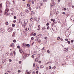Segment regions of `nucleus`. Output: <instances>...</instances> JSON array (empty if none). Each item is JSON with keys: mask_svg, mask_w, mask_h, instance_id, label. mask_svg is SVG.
Masks as SVG:
<instances>
[{"mask_svg": "<svg viewBox=\"0 0 74 74\" xmlns=\"http://www.w3.org/2000/svg\"><path fill=\"white\" fill-rule=\"evenodd\" d=\"M44 38L45 39V40H47L48 39V37H45Z\"/></svg>", "mask_w": 74, "mask_h": 74, "instance_id": "nucleus-22", "label": "nucleus"}, {"mask_svg": "<svg viewBox=\"0 0 74 74\" xmlns=\"http://www.w3.org/2000/svg\"><path fill=\"white\" fill-rule=\"evenodd\" d=\"M3 50V47H0V51H2Z\"/></svg>", "mask_w": 74, "mask_h": 74, "instance_id": "nucleus-14", "label": "nucleus"}, {"mask_svg": "<svg viewBox=\"0 0 74 74\" xmlns=\"http://www.w3.org/2000/svg\"><path fill=\"white\" fill-rule=\"evenodd\" d=\"M40 68H41L42 69H43L44 68V66L42 65H41Z\"/></svg>", "mask_w": 74, "mask_h": 74, "instance_id": "nucleus-17", "label": "nucleus"}, {"mask_svg": "<svg viewBox=\"0 0 74 74\" xmlns=\"http://www.w3.org/2000/svg\"><path fill=\"white\" fill-rule=\"evenodd\" d=\"M60 40H61V41H62L63 40V39H62V38H60Z\"/></svg>", "mask_w": 74, "mask_h": 74, "instance_id": "nucleus-62", "label": "nucleus"}, {"mask_svg": "<svg viewBox=\"0 0 74 74\" xmlns=\"http://www.w3.org/2000/svg\"><path fill=\"white\" fill-rule=\"evenodd\" d=\"M10 55L11 56H12V53H10Z\"/></svg>", "mask_w": 74, "mask_h": 74, "instance_id": "nucleus-52", "label": "nucleus"}, {"mask_svg": "<svg viewBox=\"0 0 74 74\" xmlns=\"http://www.w3.org/2000/svg\"><path fill=\"white\" fill-rule=\"evenodd\" d=\"M27 74H30V73H29V72H28L27 73Z\"/></svg>", "mask_w": 74, "mask_h": 74, "instance_id": "nucleus-59", "label": "nucleus"}, {"mask_svg": "<svg viewBox=\"0 0 74 74\" xmlns=\"http://www.w3.org/2000/svg\"><path fill=\"white\" fill-rule=\"evenodd\" d=\"M29 9L30 10V11H31V10H32V8L30 7H29Z\"/></svg>", "mask_w": 74, "mask_h": 74, "instance_id": "nucleus-26", "label": "nucleus"}, {"mask_svg": "<svg viewBox=\"0 0 74 74\" xmlns=\"http://www.w3.org/2000/svg\"><path fill=\"white\" fill-rule=\"evenodd\" d=\"M17 48H20V46H18L17 47Z\"/></svg>", "mask_w": 74, "mask_h": 74, "instance_id": "nucleus-45", "label": "nucleus"}, {"mask_svg": "<svg viewBox=\"0 0 74 74\" xmlns=\"http://www.w3.org/2000/svg\"><path fill=\"white\" fill-rule=\"evenodd\" d=\"M12 26L13 27H14L15 26V24H13L12 25Z\"/></svg>", "mask_w": 74, "mask_h": 74, "instance_id": "nucleus-47", "label": "nucleus"}, {"mask_svg": "<svg viewBox=\"0 0 74 74\" xmlns=\"http://www.w3.org/2000/svg\"><path fill=\"white\" fill-rule=\"evenodd\" d=\"M35 40L36 41H38V39H36Z\"/></svg>", "mask_w": 74, "mask_h": 74, "instance_id": "nucleus-40", "label": "nucleus"}, {"mask_svg": "<svg viewBox=\"0 0 74 74\" xmlns=\"http://www.w3.org/2000/svg\"><path fill=\"white\" fill-rule=\"evenodd\" d=\"M23 23H24V24H23V25H24V26H25V25H26V23H25V21H24Z\"/></svg>", "mask_w": 74, "mask_h": 74, "instance_id": "nucleus-28", "label": "nucleus"}, {"mask_svg": "<svg viewBox=\"0 0 74 74\" xmlns=\"http://www.w3.org/2000/svg\"><path fill=\"white\" fill-rule=\"evenodd\" d=\"M71 19L73 21H74V16H72V17L71 18Z\"/></svg>", "mask_w": 74, "mask_h": 74, "instance_id": "nucleus-8", "label": "nucleus"}, {"mask_svg": "<svg viewBox=\"0 0 74 74\" xmlns=\"http://www.w3.org/2000/svg\"><path fill=\"white\" fill-rule=\"evenodd\" d=\"M22 46L23 47V48H25V47H26V43H23L22 45Z\"/></svg>", "mask_w": 74, "mask_h": 74, "instance_id": "nucleus-3", "label": "nucleus"}, {"mask_svg": "<svg viewBox=\"0 0 74 74\" xmlns=\"http://www.w3.org/2000/svg\"><path fill=\"white\" fill-rule=\"evenodd\" d=\"M27 7H30V4H29L28 3V4H27Z\"/></svg>", "mask_w": 74, "mask_h": 74, "instance_id": "nucleus-25", "label": "nucleus"}, {"mask_svg": "<svg viewBox=\"0 0 74 74\" xmlns=\"http://www.w3.org/2000/svg\"><path fill=\"white\" fill-rule=\"evenodd\" d=\"M49 25V23H47V24H46V25H47V26H48V25Z\"/></svg>", "mask_w": 74, "mask_h": 74, "instance_id": "nucleus-34", "label": "nucleus"}, {"mask_svg": "<svg viewBox=\"0 0 74 74\" xmlns=\"http://www.w3.org/2000/svg\"><path fill=\"white\" fill-rule=\"evenodd\" d=\"M47 29H48V30H49V27L48 26V27H47Z\"/></svg>", "mask_w": 74, "mask_h": 74, "instance_id": "nucleus-38", "label": "nucleus"}, {"mask_svg": "<svg viewBox=\"0 0 74 74\" xmlns=\"http://www.w3.org/2000/svg\"><path fill=\"white\" fill-rule=\"evenodd\" d=\"M66 8H64V11H66Z\"/></svg>", "mask_w": 74, "mask_h": 74, "instance_id": "nucleus-42", "label": "nucleus"}, {"mask_svg": "<svg viewBox=\"0 0 74 74\" xmlns=\"http://www.w3.org/2000/svg\"><path fill=\"white\" fill-rule=\"evenodd\" d=\"M1 68H2V66L0 65V69H1Z\"/></svg>", "mask_w": 74, "mask_h": 74, "instance_id": "nucleus-58", "label": "nucleus"}, {"mask_svg": "<svg viewBox=\"0 0 74 74\" xmlns=\"http://www.w3.org/2000/svg\"><path fill=\"white\" fill-rule=\"evenodd\" d=\"M36 33H34V36H36Z\"/></svg>", "mask_w": 74, "mask_h": 74, "instance_id": "nucleus-44", "label": "nucleus"}, {"mask_svg": "<svg viewBox=\"0 0 74 74\" xmlns=\"http://www.w3.org/2000/svg\"><path fill=\"white\" fill-rule=\"evenodd\" d=\"M14 19H15L16 18V16H14Z\"/></svg>", "mask_w": 74, "mask_h": 74, "instance_id": "nucleus-29", "label": "nucleus"}, {"mask_svg": "<svg viewBox=\"0 0 74 74\" xmlns=\"http://www.w3.org/2000/svg\"><path fill=\"white\" fill-rule=\"evenodd\" d=\"M22 63V61H20L19 62V64H21V63Z\"/></svg>", "mask_w": 74, "mask_h": 74, "instance_id": "nucleus-31", "label": "nucleus"}, {"mask_svg": "<svg viewBox=\"0 0 74 74\" xmlns=\"http://www.w3.org/2000/svg\"><path fill=\"white\" fill-rule=\"evenodd\" d=\"M13 42H16V40H13Z\"/></svg>", "mask_w": 74, "mask_h": 74, "instance_id": "nucleus-39", "label": "nucleus"}, {"mask_svg": "<svg viewBox=\"0 0 74 74\" xmlns=\"http://www.w3.org/2000/svg\"><path fill=\"white\" fill-rule=\"evenodd\" d=\"M13 53H14V55L15 56V53H16L15 51H14Z\"/></svg>", "mask_w": 74, "mask_h": 74, "instance_id": "nucleus-36", "label": "nucleus"}, {"mask_svg": "<svg viewBox=\"0 0 74 74\" xmlns=\"http://www.w3.org/2000/svg\"><path fill=\"white\" fill-rule=\"evenodd\" d=\"M21 50H22V49L21 48H19V51H21Z\"/></svg>", "mask_w": 74, "mask_h": 74, "instance_id": "nucleus-60", "label": "nucleus"}, {"mask_svg": "<svg viewBox=\"0 0 74 74\" xmlns=\"http://www.w3.org/2000/svg\"><path fill=\"white\" fill-rule=\"evenodd\" d=\"M49 69H52V67H51V66H49Z\"/></svg>", "mask_w": 74, "mask_h": 74, "instance_id": "nucleus-37", "label": "nucleus"}, {"mask_svg": "<svg viewBox=\"0 0 74 74\" xmlns=\"http://www.w3.org/2000/svg\"><path fill=\"white\" fill-rule=\"evenodd\" d=\"M55 2H51V7H53V6L55 4Z\"/></svg>", "mask_w": 74, "mask_h": 74, "instance_id": "nucleus-1", "label": "nucleus"}, {"mask_svg": "<svg viewBox=\"0 0 74 74\" xmlns=\"http://www.w3.org/2000/svg\"><path fill=\"white\" fill-rule=\"evenodd\" d=\"M18 73H21V71L20 70H18Z\"/></svg>", "mask_w": 74, "mask_h": 74, "instance_id": "nucleus-41", "label": "nucleus"}, {"mask_svg": "<svg viewBox=\"0 0 74 74\" xmlns=\"http://www.w3.org/2000/svg\"><path fill=\"white\" fill-rule=\"evenodd\" d=\"M35 66H36V64H35V63H34L33 64V66L34 67H35Z\"/></svg>", "mask_w": 74, "mask_h": 74, "instance_id": "nucleus-23", "label": "nucleus"}, {"mask_svg": "<svg viewBox=\"0 0 74 74\" xmlns=\"http://www.w3.org/2000/svg\"><path fill=\"white\" fill-rule=\"evenodd\" d=\"M5 62V60H3L2 61L3 63H4Z\"/></svg>", "mask_w": 74, "mask_h": 74, "instance_id": "nucleus-46", "label": "nucleus"}, {"mask_svg": "<svg viewBox=\"0 0 74 74\" xmlns=\"http://www.w3.org/2000/svg\"><path fill=\"white\" fill-rule=\"evenodd\" d=\"M26 46L27 47H30V45L29 44H27V45H26Z\"/></svg>", "mask_w": 74, "mask_h": 74, "instance_id": "nucleus-13", "label": "nucleus"}, {"mask_svg": "<svg viewBox=\"0 0 74 74\" xmlns=\"http://www.w3.org/2000/svg\"><path fill=\"white\" fill-rule=\"evenodd\" d=\"M62 14H63L64 15V14H65V12H62Z\"/></svg>", "mask_w": 74, "mask_h": 74, "instance_id": "nucleus-57", "label": "nucleus"}, {"mask_svg": "<svg viewBox=\"0 0 74 74\" xmlns=\"http://www.w3.org/2000/svg\"><path fill=\"white\" fill-rule=\"evenodd\" d=\"M43 1L45 3L46 2H47V0H43Z\"/></svg>", "mask_w": 74, "mask_h": 74, "instance_id": "nucleus-33", "label": "nucleus"}, {"mask_svg": "<svg viewBox=\"0 0 74 74\" xmlns=\"http://www.w3.org/2000/svg\"><path fill=\"white\" fill-rule=\"evenodd\" d=\"M16 22V21L15 20H14V21H13V22H14V23H15Z\"/></svg>", "mask_w": 74, "mask_h": 74, "instance_id": "nucleus-32", "label": "nucleus"}, {"mask_svg": "<svg viewBox=\"0 0 74 74\" xmlns=\"http://www.w3.org/2000/svg\"><path fill=\"white\" fill-rule=\"evenodd\" d=\"M38 28H40V25H38Z\"/></svg>", "mask_w": 74, "mask_h": 74, "instance_id": "nucleus-53", "label": "nucleus"}, {"mask_svg": "<svg viewBox=\"0 0 74 74\" xmlns=\"http://www.w3.org/2000/svg\"><path fill=\"white\" fill-rule=\"evenodd\" d=\"M68 44H70V41H68Z\"/></svg>", "mask_w": 74, "mask_h": 74, "instance_id": "nucleus-50", "label": "nucleus"}, {"mask_svg": "<svg viewBox=\"0 0 74 74\" xmlns=\"http://www.w3.org/2000/svg\"><path fill=\"white\" fill-rule=\"evenodd\" d=\"M32 58H34V56L33 55H32Z\"/></svg>", "mask_w": 74, "mask_h": 74, "instance_id": "nucleus-49", "label": "nucleus"}, {"mask_svg": "<svg viewBox=\"0 0 74 74\" xmlns=\"http://www.w3.org/2000/svg\"><path fill=\"white\" fill-rule=\"evenodd\" d=\"M72 8H74V6L72 5Z\"/></svg>", "mask_w": 74, "mask_h": 74, "instance_id": "nucleus-63", "label": "nucleus"}, {"mask_svg": "<svg viewBox=\"0 0 74 74\" xmlns=\"http://www.w3.org/2000/svg\"><path fill=\"white\" fill-rule=\"evenodd\" d=\"M35 21H36V22H38V21H39V20L40 19H39V18H36L35 19Z\"/></svg>", "mask_w": 74, "mask_h": 74, "instance_id": "nucleus-7", "label": "nucleus"}, {"mask_svg": "<svg viewBox=\"0 0 74 74\" xmlns=\"http://www.w3.org/2000/svg\"><path fill=\"white\" fill-rule=\"evenodd\" d=\"M60 37H58V38H57V40H60Z\"/></svg>", "mask_w": 74, "mask_h": 74, "instance_id": "nucleus-30", "label": "nucleus"}, {"mask_svg": "<svg viewBox=\"0 0 74 74\" xmlns=\"http://www.w3.org/2000/svg\"><path fill=\"white\" fill-rule=\"evenodd\" d=\"M71 42H72V43L73 42V40H71Z\"/></svg>", "mask_w": 74, "mask_h": 74, "instance_id": "nucleus-55", "label": "nucleus"}, {"mask_svg": "<svg viewBox=\"0 0 74 74\" xmlns=\"http://www.w3.org/2000/svg\"><path fill=\"white\" fill-rule=\"evenodd\" d=\"M10 47H12V48H14L15 47V46L14 45V43H12L11 44Z\"/></svg>", "mask_w": 74, "mask_h": 74, "instance_id": "nucleus-4", "label": "nucleus"}, {"mask_svg": "<svg viewBox=\"0 0 74 74\" xmlns=\"http://www.w3.org/2000/svg\"><path fill=\"white\" fill-rule=\"evenodd\" d=\"M8 31L9 32H10L12 31V28H8Z\"/></svg>", "mask_w": 74, "mask_h": 74, "instance_id": "nucleus-5", "label": "nucleus"}, {"mask_svg": "<svg viewBox=\"0 0 74 74\" xmlns=\"http://www.w3.org/2000/svg\"><path fill=\"white\" fill-rule=\"evenodd\" d=\"M38 63H41V61H39L38 62Z\"/></svg>", "mask_w": 74, "mask_h": 74, "instance_id": "nucleus-48", "label": "nucleus"}, {"mask_svg": "<svg viewBox=\"0 0 74 74\" xmlns=\"http://www.w3.org/2000/svg\"><path fill=\"white\" fill-rule=\"evenodd\" d=\"M35 72H33V74H35Z\"/></svg>", "mask_w": 74, "mask_h": 74, "instance_id": "nucleus-64", "label": "nucleus"}, {"mask_svg": "<svg viewBox=\"0 0 74 74\" xmlns=\"http://www.w3.org/2000/svg\"><path fill=\"white\" fill-rule=\"evenodd\" d=\"M0 32H1V33H4V31H3V29L2 28H1L0 29Z\"/></svg>", "mask_w": 74, "mask_h": 74, "instance_id": "nucleus-6", "label": "nucleus"}, {"mask_svg": "<svg viewBox=\"0 0 74 74\" xmlns=\"http://www.w3.org/2000/svg\"><path fill=\"white\" fill-rule=\"evenodd\" d=\"M31 39L33 40H34V38H33V37H32L31 38Z\"/></svg>", "mask_w": 74, "mask_h": 74, "instance_id": "nucleus-43", "label": "nucleus"}, {"mask_svg": "<svg viewBox=\"0 0 74 74\" xmlns=\"http://www.w3.org/2000/svg\"><path fill=\"white\" fill-rule=\"evenodd\" d=\"M8 73H11V71H8Z\"/></svg>", "mask_w": 74, "mask_h": 74, "instance_id": "nucleus-54", "label": "nucleus"}, {"mask_svg": "<svg viewBox=\"0 0 74 74\" xmlns=\"http://www.w3.org/2000/svg\"><path fill=\"white\" fill-rule=\"evenodd\" d=\"M64 49L65 51H66V52H67V51H68V49L67 48H64Z\"/></svg>", "mask_w": 74, "mask_h": 74, "instance_id": "nucleus-9", "label": "nucleus"}, {"mask_svg": "<svg viewBox=\"0 0 74 74\" xmlns=\"http://www.w3.org/2000/svg\"><path fill=\"white\" fill-rule=\"evenodd\" d=\"M9 61L10 62H12V60L11 59H9Z\"/></svg>", "mask_w": 74, "mask_h": 74, "instance_id": "nucleus-20", "label": "nucleus"}, {"mask_svg": "<svg viewBox=\"0 0 74 74\" xmlns=\"http://www.w3.org/2000/svg\"><path fill=\"white\" fill-rule=\"evenodd\" d=\"M47 52L48 53H50V51H49V50H47Z\"/></svg>", "mask_w": 74, "mask_h": 74, "instance_id": "nucleus-19", "label": "nucleus"}, {"mask_svg": "<svg viewBox=\"0 0 74 74\" xmlns=\"http://www.w3.org/2000/svg\"><path fill=\"white\" fill-rule=\"evenodd\" d=\"M33 55H36L37 54V52L36 51H34L33 52Z\"/></svg>", "mask_w": 74, "mask_h": 74, "instance_id": "nucleus-10", "label": "nucleus"}, {"mask_svg": "<svg viewBox=\"0 0 74 74\" xmlns=\"http://www.w3.org/2000/svg\"><path fill=\"white\" fill-rule=\"evenodd\" d=\"M39 69V67H37L36 68V69L37 70H38Z\"/></svg>", "mask_w": 74, "mask_h": 74, "instance_id": "nucleus-27", "label": "nucleus"}, {"mask_svg": "<svg viewBox=\"0 0 74 74\" xmlns=\"http://www.w3.org/2000/svg\"><path fill=\"white\" fill-rule=\"evenodd\" d=\"M38 58H36L35 59V61L36 62H38Z\"/></svg>", "mask_w": 74, "mask_h": 74, "instance_id": "nucleus-11", "label": "nucleus"}, {"mask_svg": "<svg viewBox=\"0 0 74 74\" xmlns=\"http://www.w3.org/2000/svg\"><path fill=\"white\" fill-rule=\"evenodd\" d=\"M42 30H44L45 29V28L43 27V28H42Z\"/></svg>", "mask_w": 74, "mask_h": 74, "instance_id": "nucleus-61", "label": "nucleus"}, {"mask_svg": "<svg viewBox=\"0 0 74 74\" xmlns=\"http://www.w3.org/2000/svg\"><path fill=\"white\" fill-rule=\"evenodd\" d=\"M55 69H56V67L55 66H54L52 68V69H53V70H55Z\"/></svg>", "mask_w": 74, "mask_h": 74, "instance_id": "nucleus-16", "label": "nucleus"}, {"mask_svg": "<svg viewBox=\"0 0 74 74\" xmlns=\"http://www.w3.org/2000/svg\"><path fill=\"white\" fill-rule=\"evenodd\" d=\"M19 51L21 53H22V52H23V51H22V50H21Z\"/></svg>", "mask_w": 74, "mask_h": 74, "instance_id": "nucleus-24", "label": "nucleus"}, {"mask_svg": "<svg viewBox=\"0 0 74 74\" xmlns=\"http://www.w3.org/2000/svg\"><path fill=\"white\" fill-rule=\"evenodd\" d=\"M56 21V20H55V19H53V22H54V23H55Z\"/></svg>", "mask_w": 74, "mask_h": 74, "instance_id": "nucleus-18", "label": "nucleus"}, {"mask_svg": "<svg viewBox=\"0 0 74 74\" xmlns=\"http://www.w3.org/2000/svg\"><path fill=\"white\" fill-rule=\"evenodd\" d=\"M36 74H38V71H37L36 72Z\"/></svg>", "mask_w": 74, "mask_h": 74, "instance_id": "nucleus-35", "label": "nucleus"}, {"mask_svg": "<svg viewBox=\"0 0 74 74\" xmlns=\"http://www.w3.org/2000/svg\"><path fill=\"white\" fill-rule=\"evenodd\" d=\"M26 11L27 14H29V10H26Z\"/></svg>", "mask_w": 74, "mask_h": 74, "instance_id": "nucleus-12", "label": "nucleus"}, {"mask_svg": "<svg viewBox=\"0 0 74 74\" xmlns=\"http://www.w3.org/2000/svg\"><path fill=\"white\" fill-rule=\"evenodd\" d=\"M5 24L6 25H8V22L6 21V22H5Z\"/></svg>", "mask_w": 74, "mask_h": 74, "instance_id": "nucleus-15", "label": "nucleus"}, {"mask_svg": "<svg viewBox=\"0 0 74 74\" xmlns=\"http://www.w3.org/2000/svg\"><path fill=\"white\" fill-rule=\"evenodd\" d=\"M41 36H42V35L41 34H40L36 36V38H37V39H38V38H40L41 37Z\"/></svg>", "mask_w": 74, "mask_h": 74, "instance_id": "nucleus-2", "label": "nucleus"}, {"mask_svg": "<svg viewBox=\"0 0 74 74\" xmlns=\"http://www.w3.org/2000/svg\"><path fill=\"white\" fill-rule=\"evenodd\" d=\"M40 5H43V4L41 3L40 4Z\"/></svg>", "mask_w": 74, "mask_h": 74, "instance_id": "nucleus-51", "label": "nucleus"}, {"mask_svg": "<svg viewBox=\"0 0 74 74\" xmlns=\"http://www.w3.org/2000/svg\"><path fill=\"white\" fill-rule=\"evenodd\" d=\"M8 3L9 5L10 4V2H7V3H6V5H7V4Z\"/></svg>", "mask_w": 74, "mask_h": 74, "instance_id": "nucleus-21", "label": "nucleus"}, {"mask_svg": "<svg viewBox=\"0 0 74 74\" xmlns=\"http://www.w3.org/2000/svg\"><path fill=\"white\" fill-rule=\"evenodd\" d=\"M2 7V6H1V4H0V8L1 7Z\"/></svg>", "mask_w": 74, "mask_h": 74, "instance_id": "nucleus-56", "label": "nucleus"}]
</instances>
